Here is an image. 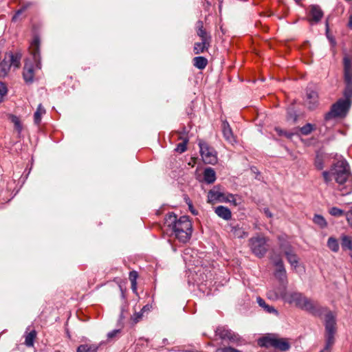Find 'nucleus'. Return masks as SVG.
<instances>
[{
    "instance_id": "obj_46",
    "label": "nucleus",
    "mask_w": 352,
    "mask_h": 352,
    "mask_svg": "<svg viewBox=\"0 0 352 352\" xmlns=\"http://www.w3.org/2000/svg\"><path fill=\"white\" fill-rule=\"evenodd\" d=\"M8 91L6 85L3 83L0 82V96L1 97L6 95Z\"/></svg>"
},
{
    "instance_id": "obj_48",
    "label": "nucleus",
    "mask_w": 352,
    "mask_h": 352,
    "mask_svg": "<svg viewBox=\"0 0 352 352\" xmlns=\"http://www.w3.org/2000/svg\"><path fill=\"white\" fill-rule=\"evenodd\" d=\"M138 274L135 271H132L129 273V280L131 282H137Z\"/></svg>"
},
{
    "instance_id": "obj_9",
    "label": "nucleus",
    "mask_w": 352,
    "mask_h": 352,
    "mask_svg": "<svg viewBox=\"0 0 352 352\" xmlns=\"http://www.w3.org/2000/svg\"><path fill=\"white\" fill-rule=\"evenodd\" d=\"M351 102V101L347 100L340 99L332 106L331 111L326 114L325 119L327 120L333 118L344 116L349 109Z\"/></svg>"
},
{
    "instance_id": "obj_2",
    "label": "nucleus",
    "mask_w": 352,
    "mask_h": 352,
    "mask_svg": "<svg viewBox=\"0 0 352 352\" xmlns=\"http://www.w3.org/2000/svg\"><path fill=\"white\" fill-rule=\"evenodd\" d=\"M322 176L327 184L331 182L333 177L338 184V190L342 195H347L352 192V176L346 160H339L333 164L330 171L322 172Z\"/></svg>"
},
{
    "instance_id": "obj_42",
    "label": "nucleus",
    "mask_w": 352,
    "mask_h": 352,
    "mask_svg": "<svg viewBox=\"0 0 352 352\" xmlns=\"http://www.w3.org/2000/svg\"><path fill=\"white\" fill-rule=\"evenodd\" d=\"M344 80L346 85H352V70L344 71Z\"/></svg>"
},
{
    "instance_id": "obj_5",
    "label": "nucleus",
    "mask_w": 352,
    "mask_h": 352,
    "mask_svg": "<svg viewBox=\"0 0 352 352\" xmlns=\"http://www.w3.org/2000/svg\"><path fill=\"white\" fill-rule=\"evenodd\" d=\"M258 344L261 346H272L283 351H287L290 348V344L287 339L278 338L275 335L268 336L260 338L258 340Z\"/></svg>"
},
{
    "instance_id": "obj_18",
    "label": "nucleus",
    "mask_w": 352,
    "mask_h": 352,
    "mask_svg": "<svg viewBox=\"0 0 352 352\" xmlns=\"http://www.w3.org/2000/svg\"><path fill=\"white\" fill-rule=\"evenodd\" d=\"M214 212L219 217L224 220L228 221L232 218V212L230 210L225 206H217L215 208Z\"/></svg>"
},
{
    "instance_id": "obj_47",
    "label": "nucleus",
    "mask_w": 352,
    "mask_h": 352,
    "mask_svg": "<svg viewBox=\"0 0 352 352\" xmlns=\"http://www.w3.org/2000/svg\"><path fill=\"white\" fill-rule=\"evenodd\" d=\"M345 216H346V221H347L349 225L351 227H352V207L350 210H349L347 212H346Z\"/></svg>"
},
{
    "instance_id": "obj_13",
    "label": "nucleus",
    "mask_w": 352,
    "mask_h": 352,
    "mask_svg": "<svg viewBox=\"0 0 352 352\" xmlns=\"http://www.w3.org/2000/svg\"><path fill=\"white\" fill-rule=\"evenodd\" d=\"M306 105L309 109H314L318 104V94L311 89H307Z\"/></svg>"
},
{
    "instance_id": "obj_21",
    "label": "nucleus",
    "mask_w": 352,
    "mask_h": 352,
    "mask_svg": "<svg viewBox=\"0 0 352 352\" xmlns=\"http://www.w3.org/2000/svg\"><path fill=\"white\" fill-rule=\"evenodd\" d=\"M99 346L97 344H83L77 348L76 352H97Z\"/></svg>"
},
{
    "instance_id": "obj_32",
    "label": "nucleus",
    "mask_w": 352,
    "mask_h": 352,
    "mask_svg": "<svg viewBox=\"0 0 352 352\" xmlns=\"http://www.w3.org/2000/svg\"><path fill=\"white\" fill-rule=\"evenodd\" d=\"M329 212L331 215L336 217H342L346 214L344 210L337 207H331L329 208Z\"/></svg>"
},
{
    "instance_id": "obj_35",
    "label": "nucleus",
    "mask_w": 352,
    "mask_h": 352,
    "mask_svg": "<svg viewBox=\"0 0 352 352\" xmlns=\"http://www.w3.org/2000/svg\"><path fill=\"white\" fill-rule=\"evenodd\" d=\"M10 120H11L12 122L14 124V127H15L16 130L19 133H21L23 127L21 124V121H20L19 118L16 116L12 115V116H10Z\"/></svg>"
},
{
    "instance_id": "obj_24",
    "label": "nucleus",
    "mask_w": 352,
    "mask_h": 352,
    "mask_svg": "<svg viewBox=\"0 0 352 352\" xmlns=\"http://www.w3.org/2000/svg\"><path fill=\"white\" fill-rule=\"evenodd\" d=\"M234 333V331L230 329H227L223 327H219L216 330V334L223 340H230L232 336Z\"/></svg>"
},
{
    "instance_id": "obj_34",
    "label": "nucleus",
    "mask_w": 352,
    "mask_h": 352,
    "mask_svg": "<svg viewBox=\"0 0 352 352\" xmlns=\"http://www.w3.org/2000/svg\"><path fill=\"white\" fill-rule=\"evenodd\" d=\"M36 337V332L34 331H32L30 332L26 336L25 340V344L28 346H32L34 344V340Z\"/></svg>"
},
{
    "instance_id": "obj_3",
    "label": "nucleus",
    "mask_w": 352,
    "mask_h": 352,
    "mask_svg": "<svg viewBox=\"0 0 352 352\" xmlns=\"http://www.w3.org/2000/svg\"><path fill=\"white\" fill-rule=\"evenodd\" d=\"M164 224L180 242L186 243L190 239L192 228L188 217L182 216L177 219L175 214L170 213L166 216Z\"/></svg>"
},
{
    "instance_id": "obj_19",
    "label": "nucleus",
    "mask_w": 352,
    "mask_h": 352,
    "mask_svg": "<svg viewBox=\"0 0 352 352\" xmlns=\"http://www.w3.org/2000/svg\"><path fill=\"white\" fill-rule=\"evenodd\" d=\"M230 232L231 234L236 238H244L248 236V232L239 224L236 225H230Z\"/></svg>"
},
{
    "instance_id": "obj_10",
    "label": "nucleus",
    "mask_w": 352,
    "mask_h": 352,
    "mask_svg": "<svg viewBox=\"0 0 352 352\" xmlns=\"http://www.w3.org/2000/svg\"><path fill=\"white\" fill-rule=\"evenodd\" d=\"M200 153L203 161L206 164H214L217 162L216 151L204 141L199 142Z\"/></svg>"
},
{
    "instance_id": "obj_54",
    "label": "nucleus",
    "mask_w": 352,
    "mask_h": 352,
    "mask_svg": "<svg viewBox=\"0 0 352 352\" xmlns=\"http://www.w3.org/2000/svg\"><path fill=\"white\" fill-rule=\"evenodd\" d=\"M131 289L133 292L136 293L137 292V282H131Z\"/></svg>"
},
{
    "instance_id": "obj_17",
    "label": "nucleus",
    "mask_w": 352,
    "mask_h": 352,
    "mask_svg": "<svg viewBox=\"0 0 352 352\" xmlns=\"http://www.w3.org/2000/svg\"><path fill=\"white\" fill-rule=\"evenodd\" d=\"M197 34L204 42L211 43V36L204 28L203 22L199 21L197 23Z\"/></svg>"
},
{
    "instance_id": "obj_43",
    "label": "nucleus",
    "mask_w": 352,
    "mask_h": 352,
    "mask_svg": "<svg viewBox=\"0 0 352 352\" xmlns=\"http://www.w3.org/2000/svg\"><path fill=\"white\" fill-rule=\"evenodd\" d=\"M315 166L318 170H322L324 168L323 160L319 155H317L315 160Z\"/></svg>"
},
{
    "instance_id": "obj_44",
    "label": "nucleus",
    "mask_w": 352,
    "mask_h": 352,
    "mask_svg": "<svg viewBox=\"0 0 352 352\" xmlns=\"http://www.w3.org/2000/svg\"><path fill=\"white\" fill-rule=\"evenodd\" d=\"M142 316L143 312L142 311L140 312H136L131 316V320L134 323H137L142 318Z\"/></svg>"
},
{
    "instance_id": "obj_29",
    "label": "nucleus",
    "mask_w": 352,
    "mask_h": 352,
    "mask_svg": "<svg viewBox=\"0 0 352 352\" xmlns=\"http://www.w3.org/2000/svg\"><path fill=\"white\" fill-rule=\"evenodd\" d=\"M328 248L333 252H337L339 250V243L338 240L334 237H329L327 241Z\"/></svg>"
},
{
    "instance_id": "obj_14",
    "label": "nucleus",
    "mask_w": 352,
    "mask_h": 352,
    "mask_svg": "<svg viewBox=\"0 0 352 352\" xmlns=\"http://www.w3.org/2000/svg\"><path fill=\"white\" fill-rule=\"evenodd\" d=\"M223 194L224 193L221 191L219 186H214L208 193V202L210 204H213L216 201L221 202Z\"/></svg>"
},
{
    "instance_id": "obj_23",
    "label": "nucleus",
    "mask_w": 352,
    "mask_h": 352,
    "mask_svg": "<svg viewBox=\"0 0 352 352\" xmlns=\"http://www.w3.org/2000/svg\"><path fill=\"white\" fill-rule=\"evenodd\" d=\"M210 46V43L204 42V41H201V42L195 43L193 47L194 53L195 54L203 53L206 50H208Z\"/></svg>"
},
{
    "instance_id": "obj_27",
    "label": "nucleus",
    "mask_w": 352,
    "mask_h": 352,
    "mask_svg": "<svg viewBox=\"0 0 352 352\" xmlns=\"http://www.w3.org/2000/svg\"><path fill=\"white\" fill-rule=\"evenodd\" d=\"M208 64V60L204 56H197L193 58V65L195 67L203 69Z\"/></svg>"
},
{
    "instance_id": "obj_51",
    "label": "nucleus",
    "mask_w": 352,
    "mask_h": 352,
    "mask_svg": "<svg viewBox=\"0 0 352 352\" xmlns=\"http://www.w3.org/2000/svg\"><path fill=\"white\" fill-rule=\"evenodd\" d=\"M188 207H189V209H190V212H191L193 214L197 215V214H198L197 211H196V210L194 209V208H193V206H192V205L191 204H188Z\"/></svg>"
},
{
    "instance_id": "obj_26",
    "label": "nucleus",
    "mask_w": 352,
    "mask_h": 352,
    "mask_svg": "<svg viewBox=\"0 0 352 352\" xmlns=\"http://www.w3.org/2000/svg\"><path fill=\"white\" fill-rule=\"evenodd\" d=\"M341 246L344 250H352V237L347 235L341 236Z\"/></svg>"
},
{
    "instance_id": "obj_53",
    "label": "nucleus",
    "mask_w": 352,
    "mask_h": 352,
    "mask_svg": "<svg viewBox=\"0 0 352 352\" xmlns=\"http://www.w3.org/2000/svg\"><path fill=\"white\" fill-rule=\"evenodd\" d=\"M264 213L265 214L267 217H270L271 218L272 217V214L271 213V212L270 211V210L268 208H265L264 209Z\"/></svg>"
},
{
    "instance_id": "obj_20",
    "label": "nucleus",
    "mask_w": 352,
    "mask_h": 352,
    "mask_svg": "<svg viewBox=\"0 0 352 352\" xmlns=\"http://www.w3.org/2000/svg\"><path fill=\"white\" fill-rule=\"evenodd\" d=\"M204 179L207 184H212L216 180V173L213 168L208 167L204 171Z\"/></svg>"
},
{
    "instance_id": "obj_8",
    "label": "nucleus",
    "mask_w": 352,
    "mask_h": 352,
    "mask_svg": "<svg viewBox=\"0 0 352 352\" xmlns=\"http://www.w3.org/2000/svg\"><path fill=\"white\" fill-rule=\"evenodd\" d=\"M21 55L9 54L5 56L0 63V76L5 77L8 75L11 67L19 68L21 64Z\"/></svg>"
},
{
    "instance_id": "obj_11",
    "label": "nucleus",
    "mask_w": 352,
    "mask_h": 352,
    "mask_svg": "<svg viewBox=\"0 0 352 352\" xmlns=\"http://www.w3.org/2000/svg\"><path fill=\"white\" fill-rule=\"evenodd\" d=\"M280 249L292 267L296 270L298 266L299 257L294 248L289 243H283L280 245Z\"/></svg>"
},
{
    "instance_id": "obj_25",
    "label": "nucleus",
    "mask_w": 352,
    "mask_h": 352,
    "mask_svg": "<svg viewBox=\"0 0 352 352\" xmlns=\"http://www.w3.org/2000/svg\"><path fill=\"white\" fill-rule=\"evenodd\" d=\"M256 301L260 307H263L265 311L270 314H274L278 315L277 310L272 306H270L265 302V300L261 297H258Z\"/></svg>"
},
{
    "instance_id": "obj_16",
    "label": "nucleus",
    "mask_w": 352,
    "mask_h": 352,
    "mask_svg": "<svg viewBox=\"0 0 352 352\" xmlns=\"http://www.w3.org/2000/svg\"><path fill=\"white\" fill-rule=\"evenodd\" d=\"M310 15L311 16V19H309V21L318 23L322 18L323 12L318 6L312 5L310 6Z\"/></svg>"
},
{
    "instance_id": "obj_36",
    "label": "nucleus",
    "mask_w": 352,
    "mask_h": 352,
    "mask_svg": "<svg viewBox=\"0 0 352 352\" xmlns=\"http://www.w3.org/2000/svg\"><path fill=\"white\" fill-rule=\"evenodd\" d=\"M221 202H228L232 204L234 206H237L236 199L232 194H223V197L221 199Z\"/></svg>"
},
{
    "instance_id": "obj_33",
    "label": "nucleus",
    "mask_w": 352,
    "mask_h": 352,
    "mask_svg": "<svg viewBox=\"0 0 352 352\" xmlns=\"http://www.w3.org/2000/svg\"><path fill=\"white\" fill-rule=\"evenodd\" d=\"M314 129V125L308 123V124H305V126L300 127L299 129V131H300V133L302 135H307L310 134Z\"/></svg>"
},
{
    "instance_id": "obj_15",
    "label": "nucleus",
    "mask_w": 352,
    "mask_h": 352,
    "mask_svg": "<svg viewBox=\"0 0 352 352\" xmlns=\"http://www.w3.org/2000/svg\"><path fill=\"white\" fill-rule=\"evenodd\" d=\"M23 76L27 83H32L34 80V66L32 63L26 62L23 67Z\"/></svg>"
},
{
    "instance_id": "obj_55",
    "label": "nucleus",
    "mask_w": 352,
    "mask_h": 352,
    "mask_svg": "<svg viewBox=\"0 0 352 352\" xmlns=\"http://www.w3.org/2000/svg\"><path fill=\"white\" fill-rule=\"evenodd\" d=\"M294 133H292V132H287V131H285L284 132V136H285L286 138H289V139H291L292 138V136L294 135Z\"/></svg>"
},
{
    "instance_id": "obj_4",
    "label": "nucleus",
    "mask_w": 352,
    "mask_h": 352,
    "mask_svg": "<svg viewBox=\"0 0 352 352\" xmlns=\"http://www.w3.org/2000/svg\"><path fill=\"white\" fill-rule=\"evenodd\" d=\"M336 324L335 316L328 311L325 315L326 345L320 352H331V347L334 343Z\"/></svg>"
},
{
    "instance_id": "obj_31",
    "label": "nucleus",
    "mask_w": 352,
    "mask_h": 352,
    "mask_svg": "<svg viewBox=\"0 0 352 352\" xmlns=\"http://www.w3.org/2000/svg\"><path fill=\"white\" fill-rule=\"evenodd\" d=\"M314 222L318 225L320 228H325L327 225L324 218L319 214H316L313 219Z\"/></svg>"
},
{
    "instance_id": "obj_57",
    "label": "nucleus",
    "mask_w": 352,
    "mask_h": 352,
    "mask_svg": "<svg viewBox=\"0 0 352 352\" xmlns=\"http://www.w3.org/2000/svg\"><path fill=\"white\" fill-rule=\"evenodd\" d=\"M349 26L352 28V15L350 16L349 21Z\"/></svg>"
},
{
    "instance_id": "obj_28",
    "label": "nucleus",
    "mask_w": 352,
    "mask_h": 352,
    "mask_svg": "<svg viewBox=\"0 0 352 352\" xmlns=\"http://www.w3.org/2000/svg\"><path fill=\"white\" fill-rule=\"evenodd\" d=\"M45 109L42 106L41 104H39L36 111L34 114V121L36 124H39L41 121V117L45 113Z\"/></svg>"
},
{
    "instance_id": "obj_39",
    "label": "nucleus",
    "mask_w": 352,
    "mask_h": 352,
    "mask_svg": "<svg viewBox=\"0 0 352 352\" xmlns=\"http://www.w3.org/2000/svg\"><path fill=\"white\" fill-rule=\"evenodd\" d=\"M343 62H344V71L352 70L351 59L347 54L344 55V58H343Z\"/></svg>"
},
{
    "instance_id": "obj_38",
    "label": "nucleus",
    "mask_w": 352,
    "mask_h": 352,
    "mask_svg": "<svg viewBox=\"0 0 352 352\" xmlns=\"http://www.w3.org/2000/svg\"><path fill=\"white\" fill-rule=\"evenodd\" d=\"M32 6V3H28L25 5H23L21 9H19L16 12V14L14 15V16L12 17V21H16L18 16L22 14L24 11H25L29 7H30Z\"/></svg>"
},
{
    "instance_id": "obj_40",
    "label": "nucleus",
    "mask_w": 352,
    "mask_h": 352,
    "mask_svg": "<svg viewBox=\"0 0 352 352\" xmlns=\"http://www.w3.org/2000/svg\"><path fill=\"white\" fill-rule=\"evenodd\" d=\"M229 341L234 344H241L243 342V339L239 334L234 333L230 338Z\"/></svg>"
},
{
    "instance_id": "obj_49",
    "label": "nucleus",
    "mask_w": 352,
    "mask_h": 352,
    "mask_svg": "<svg viewBox=\"0 0 352 352\" xmlns=\"http://www.w3.org/2000/svg\"><path fill=\"white\" fill-rule=\"evenodd\" d=\"M326 26H327V34H328V32H329L328 23L326 24ZM327 38L329 40L331 45L333 47H335L336 45V40L334 39V38L332 36H330L329 34H327Z\"/></svg>"
},
{
    "instance_id": "obj_58",
    "label": "nucleus",
    "mask_w": 352,
    "mask_h": 352,
    "mask_svg": "<svg viewBox=\"0 0 352 352\" xmlns=\"http://www.w3.org/2000/svg\"><path fill=\"white\" fill-rule=\"evenodd\" d=\"M294 1L296 3L300 4V2L301 0H294Z\"/></svg>"
},
{
    "instance_id": "obj_45",
    "label": "nucleus",
    "mask_w": 352,
    "mask_h": 352,
    "mask_svg": "<svg viewBox=\"0 0 352 352\" xmlns=\"http://www.w3.org/2000/svg\"><path fill=\"white\" fill-rule=\"evenodd\" d=\"M216 352H242L231 346L218 349Z\"/></svg>"
},
{
    "instance_id": "obj_1",
    "label": "nucleus",
    "mask_w": 352,
    "mask_h": 352,
    "mask_svg": "<svg viewBox=\"0 0 352 352\" xmlns=\"http://www.w3.org/2000/svg\"><path fill=\"white\" fill-rule=\"evenodd\" d=\"M267 298L271 300H277L281 298L285 302L289 305H294L296 307L305 310L314 316H319L322 314L323 307L319 306L318 303L308 298L300 292L286 291L285 285L278 289V290H272L267 292Z\"/></svg>"
},
{
    "instance_id": "obj_41",
    "label": "nucleus",
    "mask_w": 352,
    "mask_h": 352,
    "mask_svg": "<svg viewBox=\"0 0 352 352\" xmlns=\"http://www.w3.org/2000/svg\"><path fill=\"white\" fill-rule=\"evenodd\" d=\"M287 118L288 120H292L295 123L298 119V115L294 109H289L287 111Z\"/></svg>"
},
{
    "instance_id": "obj_22",
    "label": "nucleus",
    "mask_w": 352,
    "mask_h": 352,
    "mask_svg": "<svg viewBox=\"0 0 352 352\" xmlns=\"http://www.w3.org/2000/svg\"><path fill=\"white\" fill-rule=\"evenodd\" d=\"M223 134L224 138L229 142L234 141V138L232 131V129L227 122L223 123Z\"/></svg>"
},
{
    "instance_id": "obj_12",
    "label": "nucleus",
    "mask_w": 352,
    "mask_h": 352,
    "mask_svg": "<svg viewBox=\"0 0 352 352\" xmlns=\"http://www.w3.org/2000/svg\"><path fill=\"white\" fill-rule=\"evenodd\" d=\"M31 53L33 56L34 61L36 63V66L38 69L41 68L39 54V39L36 37L34 38L31 43Z\"/></svg>"
},
{
    "instance_id": "obj_6",
    "label": "nucleus",
    "mask_w": 352,
    "mask_h": 352,
    "mask_svg": "<svg viewBox=\"0 0 352 352\" xmlns=\"http://www.w3.org/2000/svg\"><path fill=\"white\" fill-rule=\"evenodd\" d=\"M270 260L275 267L274 276L283 284V286L287 283V272L282 259L281 255L272 251Z\"/></svg>"
},
{
    "instance_id": "obj_30",
    "label": "nucleus",
    "mask_w": 352,
    "mask_h": 352,
    "mask_svg": "<svg viewBox=\"0 0 352 352\" xmlns=\"http://www.w3.org/2000/svg\"><path fill=\"white\" fill-rule=\"evenodd\" d=\"M179 139L182 140V142L177 145L175 150L177 152L182 153L186 150V144L188 142V138L187 137H180Z\"/></svg>"
},
{
    "instance_id": "obj_52",
    "label": "nucleus",
    "mask_w": 352,
    "mask_h": 352,
    "mask_svg": "<svg viewBox=\"0 0 352 352\" xmlns=\"http://www.w3.org/2000/svg\"><path fill=\"white\" fill-rule=\"evenodd\" d=\"M275 131L277 132L278 135H280V136L284 135L285 131L282 130L281 129L276 127V128H275Z\"/></svg>"
},
{
    "instance_id": "obj_37",
    "label": "nucleus",
    "mask_w": 352,
    "mask_h": 352,
    "mask_svg": "<svg viewBox=\"0 0 352 352\" xmlns=\"http://www.w3.org/2000/svg\"><path fill=\"white\" fill-rule=\"evenodd\" d=\"M344 98L343 100H347L351 101L352 98V85H346V87L344 91Z\"/></svg>"
},
{
    "instance_id": "obj_7",
    "label": "nucleus",
    "mask_w": 352,
    "mask_h": 352,
    "mask_svg": "<svg viewBox=\"0 0 352 352\" xmlns=\"http://www.w3.org/2000/svg\"><path fill=\"white\" fill-rule=\"evenodd\" d=\"M249 245L253 254L259 258L263 257L268 250L267 239L263 236L252 237Z\"/></svg>"
},
{
    "instance_id": "obj_56",
    "label": "nucleus",
    "mask_w": 352,
    "mask_h": 352,
    "mask_svg": "<svg viewBox=\"0 0 352 352\" xmlns=\"http://www.w3.org/2000/svg\"><path fill=\"white\" fill-rule=\"evenodd\" d=\"M146 310H149V307H148V305H145V306H144L141 311H142V312H144V311H145Z\"/></svg>"
},
{
    "instance_id": "obj_50",
    "label": "nucleus",
    "mask_w": 352,
    "mask_h": 352,
    "mask_svg": "<svg viewBox=\"0 0 352 352\" xmlns=\"http://www.w3.org/2000/svg\"><path fill=\"white\" fill-rule=\"evenodd\" d=\"M119 332V330H114L111 332H109L108 333V338H112L113 337H114Z\"/></svg>"
}]
</instances>
